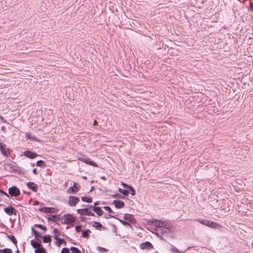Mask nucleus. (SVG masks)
<instances>
[{
  "mask_svg": "<svg viewBox=\"0 0 253 253\" xmlns=\"http://www.w3.org/2000/svg\"><path fill=\"white\" fill-rule=\"evenodd\" d=\"M78 160L83 162L84 163L87 164L89 165L95 167H97V165L91 159L88 158L84 154H79L77 156Z\"/></svg>",
  "mask_w": 253,
  "mask_h": 253,
  "instance_id": "f257e3e1",
  "label": "nucleus"
},
{
  "mask_svg": "<svg viewBox=\"0 0 253 253\" xmlns=\"http://www.w3.org/2000/svg\"><path fill=\"white\" fill-rule=\"evenodd\" d=\"M197 221L198 222H199L200 223H201V224H202L204 225H206L207 226H208L209 227H211V228H219L220 227V226L218 223L208 220L198 219V220H197Z\"/></svg>",
  "mask_w": 253,
  "mask_h": 253,
  "instance_id": "f03ea898",
  "label": "nucleus"
},
{
  "mask_svg": "<svg viewBox=\"0 0 253 253\" xmlns=\"http://www.w3.org/2000/svg\"><path fill=\"white\" fill-rule=\"evenodd\" d=\"M154 225L158 227H163L169 230L171 227V225L166 221L156 220L154 222Z\"/></svg>",
  "mask_w": 253,
  "mask_h": 253,
  "instance_id": "7ed1b4c3",
  "label": "nucleus"
},
{
  "mask_svg": "<svg viewBox=\"0 0 253 253\" xmlns=\"http://www.w3.org/2000/svg\"><path fill=\"white\" fill-rule=\"evenodd\" d=\"M80 202V199L76 196H71L68 200V204L69 206L75 207Z\"/></svg>",
  "mask_w": 253,
  "mask_h": 253,
  "instance_id": "20e7f679",
  "label": "nucleus"
},
{
  "mask_svg": "<svg viewBox=\"0 0 253 253\" xmlns=\"http://www.w3.org/2000/svg\"><path fill=\"white\" fill-rule=\"evenodd\" d=\"M76 217L71 214H64V223L70 224L75 222Z\"/></svg>",
  "mask_w": 253,
  "mask_h": 253,
  "instance_id": "39448f33",
  "label": "nucleus"
},
{
  "mask_svg": "<svg viewBox=\"0 0 253 253\" xmlns=\"http://www.w3.org/2000/svg\"><path fill=\"white\" fill-rule=\"evenodd\" d=\"M8 193L11 196L16 197L20 195V192L17 187L13 186L8 189Z\"/></svg>",
  "mask_w": 253,
  "mask_h": 253,
  "instance_id": "423d86ee",
  "label": "nucleus"
},
{
  "mask_svg": "<svg viewBox=\"0 0 253 253\" xmlns=\"http://www.w3.org/2000/svg\"><path fill=\"white\" fill-rule=\"evenodd\" d=\"M79 188V185L76 182H74L73 186L70 187L68 189L67 192L69 194H75L78 192Z\"/></svg>",
  "mask_w": 253,
  "mask_h": 253,
  "instance_id": "0eeeda50",
  "label": "nucleus"
},
{
  "mask_svg": "<svg viewBox=\"0 0 253 253\" xmlns=\"http://www.w3.org/2000/svg\"><path fill=\"white\" fill-rule=\"evenodd\" d=\"M77 211L78 213L81 215H86L93 216L94 215L93 213L91 212L87 209H78Z\"/></svg>",
  "mask_w": 253,
  "mask_h": 253,
  "instance_id": "6e6552de",
  "label": "nucleus"
},
{
  "mask_svg": "<svg viewBox=\"0 0 253 253\" xmlns=\"http://www.w3.org/2000/svg\"><path fill=\"white\" fill-rule=\"evenodd\" d=\"M124 219L131 223L135 222V219L132 214L126 213L124 214Z\"/></svg>",
  "mask_w": 253,
  "mask_h": 253,
  "instance_id": "1a4fd4ad",
  "label": "nucleus"
},
{
  "mask_svg": "<svg viewBox=\"0 0 253 253\" xmlns=\"http://www.w3.org/2000/svg\"><path fill=\"white\" fill-rule=\"evenodd\" d=\"M4 211L9 215H11L12 214H16V210L11 207H8L7 208H5L4 209Z\"/></svg>",
  "mask_w": 253,
  "mask_h": 253,
  "instance_id": "9d476101",
  "label": "nucleus"
},
{
  "mask_svg": "<svg viewBox=\"0 0 253 253\" xmlns=\"http://www.w3.org/2000/svg\"><path fill=\"white\" fill-rule=\"evenodd\" d=\"M24 156L30 159H34L38 155L36 153L27 150L24 152Z\"/></svg>",
  "mask_w": 253,
  "mask_h": 253,
  "instance_id": "9b49d317",
  "label": "nucleus"
},
{
  "mask_svg": "<svg viewBox=\"0 0 253 253\" xmlns=\"http://www.w3.org/2000/svg\"><path fill=\"white\" fill-rule=\"evenodd\" d=\"M27 186L29 189L32 190L34 192H37L38 190V186L36 184L32 182H28Z\"/></svg>",
  "mask_w": 253,
  "mask_h": 253,
  "instance_id": "f8f14e48",
  "label": "nucleus"
},
{
  "mask_svg": "<svg viewBox=\"0 0 253 253\" xmlns=\"http://www.w3.org/2000/svg\"><path fill=\"white\" fill-rule=\"evenodd\" d=\"M140 248L142 250H144L148 248L152 249L153 248V246L149 242H145L140 245Z\"/></svg>",
  "mask_w": 253,
  "mask_h": 253,
  "instance_id": "ddd939ff",
  "label": "nucleus"
},
{
  "mask_svg": "<svg viewBox=\"0 0 253 253\" xmlns=\"http://www.w3.org/2000/svg\"><path fill=\"white\" fill-rule=\"evenodd\" d=\"M113 204L115 205V206L117 209L123 208L124 207V203L123 201H119V200H114L113 201Z\"/></svg>",
  "mask_w": 253,
  "mask_h": 253,
  "instance_id": "4468645a",
  "label": "nucleus"
},
{
  "mask_svg": "<svg viewBox=\"0 0 253 253\" xmlns=\"http://www.w3.org/2000/svg\"><path fill=\"white\" fill-rule=\"evenodd\" d=\"M6 169L10 171L15 172L18 170V169L16 167H15L12 164H8L6 165Z\"/></svg>",
  "mask_w": 253,
  "mask_h": 253,
  "instance_id": "2eb2a0df",
  "label": "nucleus"
},
{
  "mask_svg": "<svg viewBox=\"0 0 253 253\" xmlns=\"http://www.w3.org/2000/svg\"><path fill=\"white\" fill-rule=\"evenodd\" d=\"M0 149L1 153L4 156H8V152L7 149L2 144L1 142H0Z\"/></svg>",
  "mask_w": 253,
  "mask_h": 253,
  "instance_id": "dca6fc26",
  "label": "nucleus"
},
{
  "mask_svg": "<svg viewBox=\"0 0 253 253\" xmlns=\"http://www.w3.org/2000/svg\"><path fill=\"white\" fill-rule=\"evenodd\" d=\"M41 211L44 213H53L55 211V209L53 208H42Z\"/></svg>",
  "mask_w": 253,
  "mask_h": 253,
  "instance_id": "f3484780",
  "label": "nucleus"
},
{
  "mask_svg": "<svg viewBox=\"0 0 253 253\" xmlns=\"http://www.w3.org/2000/svg\"><path fill=\"white\" fill-rule=\"evenodd\" d=\"M93 211L99 216L102 215L103 213V211L99 207H94L93 208Z\"/></svg>",
  "mask_w": 253,
  "mask_h": 253,
  "instance_id": "a211bd4d",
  "label": "nucleus"
},
{
  "mask_svg": "<svg viewBox=\"0 0 253 253\" xmlns=\"http://www.w3.org/2000/svg\"><path fill=\"white\" fill-rule=\"evenodd\" d=\"M58 235H55V239L56 240L55 245L59 246L63 243V239L57 238Z\"/></svg>",
  "mask_w": 253,
  "mask_h": 253,
  "instance_id": "6ab92c4d",
  "label": "nucleus"
},
{
  "mask_svg": "<svg viewBox=\"0 0 253 253\" xmlns=\"http://www.w3.org/2000/svg\"><path fill=\"white\" fill-rule=\"evenodd\" d=\"M47 218L49 220H51L53 221H57L58 217L55 215H47Z\"/></svg>",
  "mask_w": 253,
  "mask_h": 253,
  "instance_id": "aec40b11",
  "label": "nucleus"
},
{
  "mask_svg": "<svg viewBox=\"0 0 253 253\" xmlns=\"http://www.w3.org/2000/svg\"><path fill=\"white\" fill-rule=\"evenodd\" d=\"M45 252V249L42 246H41L40 248L35 249V253H44Z\"/></svg>",
  "mask_w": 253,
  "mask_h": 253,
  "instance_id": "412c9836",
  "label": "nucleus"
},
{
  "mask_svg": "<svg viewBox=\"0 0 253 253\" xmlns=\"http://www.w3.org/2000/svg\"><path fill=\"white\" fill-rule=\"evenodd\" d=\"M82 200L83 202L89 203L92 202V198L89 197H82Z\"/></svg>",
  "mask_w": 253,
  "mask_h": 253,
  "instance_id": "4be33fe9",
  "label": "nucleus"
},
{
  "mask_svg": "<svg viewBox=\"0 0 253 253\" xmlns=\"http://www.w3.org/2000/svg\"><path fill=\"white\" fill-rule=\"evenodd\" d=\"M42 240L44 243H48L51 241V239L49 236H43Z\"/></svg>",
  "mask_w": 253,
  "mask_h": 253,
  "instance_id": "5701e85b",
  "label": "nucleus"
},
{
  "mask_svg": "<svg viewBox=\"0 0 253 253\" xmlns=\"http://www.w3.org/2000/svg\"><path fill=\"white\" fill-rule=\"evenodd\" d=\"M8 238L9 240H10L14 244H16L17 241H16V240L14 236H13L12 235H10L8 236Z\"/></svg>",
  "mask_w": 253,
  "mask_h": 253,
  "instance_id": "b1692460",
  "label": "nucleus"
},
{
  "mask_svg": "<svg viewBox=\"0 0 253 253\" xmlns=\"http://www.w3.org/2000/svg\"><path fill=\"white\" fill-rule=\"evenodd\" d=\"M0 253H12L10 249L5 248L3 250H0Z\"/></svg>",
  "mask_w": 253,
  "mask_h": 253,
  "instance_id": "393cba45",
  "label": "nucleus"
},
{
  "mask_svg": "<svg viewBox=\"0 0 253 253\" xmlns=\"http://www.w3.org/2000/svg\"><path fill=\"white\" fill-rule=\"evenodd\" d=\"M92 226L96 228H101L102 227V225L97 221H94Z\"/></svg>",
  "mask_w": 253,
  "mask_h": 253,
  "instance_id": "a878e982",
  "label": "nucleus"
},
{
  "mask_svg": "<svg viewBox=\"0 0 253 253\" xmlns=\"http://www.w3.org/2000/svg\"><path fill=\"white\" fill-rule=\"evenodd\" d=\"M170 249H171V251L173 253H181L180 251H179L176 247H175L174 246H173L172 245L170 246Z\"/></svg>",
  "mask_w": 253,
  "mask_h": 253,
  "instance_id": "bb28decb",
  "label": "nucleus"
},
{
  "mask_svg": "<svg viewBox=\"0 0 253 253\" xmlns=\"http://www.w3.org/2000/svg\"><path fill=\"white\" fill-rule=\"evenodd\" d=\"M118 191L121 193L124 194V195H128V191L126 190L122 189L121 188H119Z\"/></svg>",
  "mask_w": 253,
  "mask_h": 253,
  "instance_id": "cd10ccee",
  "label": "nucleus"
},
{
  "mask_svg": "<svg viewBox=\"0 0 253 253\" xmlns=\"http://www.w3.org/2000/svg\"><path fill=\"white\" fill-rule=\"evenodd\" d=\"M32 245L33 247V248H34L35 249L39 248L41 246H42L41 244H40L37 242H32Z\"/></svg>",
  "mask_w": 253,
  "mask_h": 253,
  "instance_id": "c85d7f7f",
  "label": "nucleus"
},
{
  "mask_svg": "<svg viewBox=\"0 0 253 253\" xmlns=\"http://www.w3.org/2000/svg\"><path fill=\"white\" fill-rule=\"evenodd\" d=\"M90 232L89 230L84 231L82 233V237L86 238L88 236V233Z\"/></svg>",
  "mask_w": 253,
  "mask_h": 253,
  "instance_id": "c756f323",
  "label": "nucleus"
},
{
  "mask_svg": "<svg viewBox=\"0 0 253 253\" xmlns=\"http://www.w3.org/2000/svg\"><path fill=\"white\" fill-rule=\"evenodd\" d=\"M71 251L73 253H80V250L75 247H71Z\"/></svg>",
  "mask_w": 253,
  "mask_h": 253,
  "instance_id": "7c9ffc66",
  "label": "nucleus"
},
{
  "mask_svg": "<svg viewBox=\"0 0 253 253\" xmlns=\"http://www.w3.org/2000/svg\"><path fill=\"white\" fill-rule=\"evenodd\" d=\"M44 164V162L42 160H39L37 162L36 165L38 167H42V166Z\"/></svg>",
  "mask_w": 253,
  "mask_h": 253,
  "instance_id": "2f4dec72",
  "label": "nucleus"
},
{
  "mask_svg": "<svg viewBox=\"0 0 253 253\" xmlns=\"http://www.w3.org/2000/svg\"><path fill=\"white\" fill-rule=\"evenodd\" d=\"M120 222L124 225L127 226V225H130L128 222L122 220V219H118Z\"/></svg>",
  "mask_w": 253,
  "mask_h": 253,
  "instance_id": "473e14b6",
  "label": "nucleus"
},
{
  "mask_svg": "<svg viewBox=\"0 0 253 253\" xmlns=\"http://www.w3.org/2000/svg\"><path fill=\"white\" fill-rule=\"evenodd\" d=\"M129 190H130L131 191L130 194L131 195L133 196L135 195V191L132 187H131V186L129 187Z\"/></svg>",
  "mask_w": 253,
  "mask_h": 253,
  "instance_id": "72a5a7b5",
  "label": "nucleus"
},
{
  "mask_svg": "<svg viewBox=\"0 0 253 253\" xmlns=\"http://www.w3.org/2000/svg\"><path fill=\"white\" fill-rule=\"evenodd\" d=\"M103 208L106 211H107L108 212H113L112 210H111V209L109 207L105 206V207H104Z\"/></svg>",
  "mask_w": 253,
  "mask_h": 253,
  "instance_id": "f704fd0d",
  "label": "nucleus"
},
{
  "mask_svg": "<svg viewBox=\"0 0 253 253\" xmlns=\"http://www.w3.org/2000/svg\"><path fill=\"white\" fill-rule=\"evenodd\" d=\"M98 249L101 252H107V250L104 248L98 247Z\"/></svg>",
  "mask_w": 253,
  "mask_h": 253,
  "instance_id": "c9c22d12",
  "label": "nucleus"
},
{
  "mask_svg": "<svg viewBox=\"0 0 253 253\" xmlns=\"http://www.w3.org/2000/svg\"><path fill=\"white\" fill-rule=\"evenodd\" d=\"M81 227L82 226L81 225H77L75 227V230L77 232H79L81 231Z\"/></svg>",
  "mask_w": 253,
  "mask_h": 253,
  "instance_id": "e433bc0d",
  "label": "nucleus"
},
{
  "mask_svg": "<svg viewBox=\"0 0 253 253\" xmlns=\"http://www.w3.org/2000/svg\"><path fill=\"white\" fill-rule=\"evenodd\" d=\"M121 184L125 188H128L129 189V187H130V186L127 185L126 184L121 182Z\"/></svg>",
  "mask_w": 253,
  "mask_h": 253,
  "instance_id": "4c0bfd02",
  "label": "nucleus"
},
{
  "mask_svg": "<svg viewBox=\"0 0 253 253\" xmlns=\"http://www.w3.org/2000/svg\"><path fill=\"white\" fill-rule=\"evenodd\" d=\"M26 138L27 139H34V138L32 137L31 136V135L30 133H27L26 134Z\"/></svg>",
  "mask_w": 253,
  "mask_h": 253,
  "instance_id": "58836bf2",
  "label": "nucleus"
},
{
  "mask_svg": "<svg viewBox=\"0 0 253 253\" xmlns=\"http://www.w3.org/2000/svg\"><path fill=\"white\" fill-rule=\"evenodd\" d=\"M0 196L6 195V196L8 197V194L4 192L3 191H2L1 190H0Z\"/></svg>",
  "mask_w": 253,
  "mask_h": 253,
  "instance_id": "ea45409f",
  "label": "nucleus"
},
{
  "mask_svg": "<svg viewBox=\"0 0 253 253\" xmlns=\"http://www.w3.org/2000/svg\"><path fill=\"white\" fill-rule=\"evenodd\" d=\"M37 226L38 227H39L40 228L42 229H43V230H45V227H43L42 225L41 224H38L37 225Z\"/></svg>",
  "mask_w": 253,
  "mask_h": 253,
  "instance_id": "a19ab883",
  "label": "nucleus"
},
{
  "mask_svg": "<svg viewBox=\"0 0 253 253\" xmlns=\"http://www.w3.org/2000/svg\"><path fill=\"white\" fill-rule=\"evenodd\" d=\"M64 253H69V251L67 248H64Z\"/></svg>",
  "mask_w": 253,
  "mask_h": 253,
  "instance_id": "79ce46f5",
  "label": "nucleus"
},
{
  "mask_svg": "<svg viewBox=\"0 0 253 253\" xmlns=\"http://www.w3.org/2000/svg\"><path fill=\"white\" fill-rule=\"evenodd\" d=\"M33 231L34 232L35 236H37V235L39 234V232L38 231H35L33 229Z\"/></svg>",
  "mask_w": 253,
  "mask_h": 253,
  "instance_id": "37998d69",
  "label": "nucleus"
},
{
  "mask_svg": "<svg viewBox=\"0 0 253 253\" xmlns=\"http://www.w3.org/2000/svg\"><path fill=\"white\" fill-rule=\"evenodd\" d=\"M33 173L35 174H37V169H34L33 170Z\"/></svg>",
  "mask_w": 253,
  "mask_h": 253,
  "instance_id": "c03bdc74",
  "label": "nucleus"
},
{
  "mask_svg": "<svg viewBox=\"0 0 253 253\" xmlns=\"http://www.w3.org/2000/svg\"><path fill=\"white\" fill-rule=\"evenodd\" d=\"M81 220H82V221H84V220H85V217H82L81 218Z\"/></svg>",
  "mask_w": 253,
  "mask_h": 253,
  "instance_id": "a18cd8bd",
  "label": "nucleus"
},
{
  "mask_svg": "<svg viewBox=\"0 0 253 253\" xmlns=\"http://www.w3.org/2000/svg\"><path fill=\"white\" fill-rule=\"evenodd\" d=\"M118 196V194H115L113 195V197L114 198H117Z\"/></svg>",
  "mask_w": 253,
  "mask_h": 253,
  "instance_id": "49530a36",
  "label": "nucleus"
},
{
  "mask_svg": "<svg viewBox=\"0 0 253 253\" xmlns=\"http://www.w3.org/2000/svg\"><path fill=\"white\" fill-rule=\"evenodd\" d=\"M54 232L56 233V232H58V230H57V229H55L54 230Z\"/></svg>",
  "mask_w": 253,
  "mask_h": 253,
  "instance_id": "de8ad7c7",
  "label": "nucleus"
},
{
  "mask_svg": "<svg viewBox=\"0 0 253 253\" xmlns=\"http://www.w3.org/2000/svg\"><path fill=\"white\" fill-rule=\"evenodd\" d=\"M101 178L103 180H105L106 179V178L104 177V176H102L101 177Z\"/></svg>",
  "mask_w": 253,
  "mask_h": 253,
  "instance_id": "09e8293b",
  "label": "nucleus"
},
{
  "mask_svg": "<svg viewBox=\"0 0 253 253\" xmlns=\"http://www.w3.org/2000/svg\"><path fill=\"white\" fill-rule=\"evenodd\" d=\"M15 253H20V252H19L18 250H17V251H16Z\"/></svg>",
  "mask_w": 253,
  "mask_h": 253,
  "instance_id": "8fccbe9b",
  "label": "nucleus"
},
{
  "mask_svg": "<svg viewBox=\"0 0 253 253\" xmlns=\"http://www.w3.org/2000/svg\"><path fill=\"white\" fill-rule=\"evenodd\" d=\"M61 253H63V248H62L61 250Z\"/></svg>",
  "mask_w": 253,
  "mask_h": 253,
  "instance_id": "3c124183",
  "label": "nucleus"
},
{
  "mask_svg": "<svg viewBox=\"0 0 253 253\" xmlns=\"http://www.w3.org/2000/svg\"><path fill=\"white\" fill-rule=\"evenodd\" d=\"M98 202H95V203H94V205H95H95H98Z\"/></svg>",
  "mask_w": 253,
  "mask_h": 253,
  "instance_id": "603ef678",
  "label": "nucleus"
},
{
  "mask_svg": "<svg viewBox=\"0 0 253 253\" xmlns=\"http://www.w3.org/2000/svg\"><path fill=\"white\" fill-rule=\"evenodd\" d=\"M96 123V121H95L94 122V125H95Z\"/></svg>",
  "mask_w": 253,
  "mask_h": 253,
  "instance_id": "864d4df0",
  "label": "nucleus"
},
{
  "mask_svg": "<svg viewBox=\"0 0 253 253\" xmlns=\"http://www.w3.org/2000/svg\"><path fill=\"white\" fill-rule=\"evenodd\" d=\"M109 217H114V216H111V215H109Z\"/></svg>",
  "mask_w": 253,
  "mask_h": 253,
  "instance_id": "5fc2aeb1",
  "label": "nucleus"
},
{
  "mask_svg": "<svg viewBox=\"0 0 253 253\" xmlns=\"http://www.w3.org/2000/svg\"><path fill=\"white\" fill-rule=\"evenodd\" d=\"M252 247H253V242L252 243Z\"/></svg>",
  "mask_w": 253,
  "mask_h": 253,
  "instance_id": "6e6d98bb",
  "label": "nucleus"
}]
</instances>
